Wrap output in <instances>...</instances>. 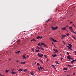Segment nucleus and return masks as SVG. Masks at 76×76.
Wrapping results in <instances>:
<instances>
[{
    "label": "nucleus",
    "instance_id": "f257e3e1",
    "mask_svg": "<svg viewBox=\"0 0 76 76\" xmlns=\"http://www.w3.org/2000/svg\"><path fill=\"white\" fill-rule=\"evenodd\" d=\"M38 56L39 57H43V56H44V55H43V54H42L41 53H38Z\"/></svg>",
    "mask_w": 76,
    "mask_h": 76
},
{
    "label": "nucleus",
    "instance_id": "c85d7f7f",
    "mask_svg": "<svg viewBox=\"0 0 76 76\" xmlns=\"http://www.w3.org/2000/svg\"><path fill=\"white\" fill-rule=\"evenodd\" d=\"M24 71L25 72H27V70L26 69H25L24 70Z\"/></svg>",
    "mask_w": 76,
    "mask_h": 76
},
{
    "label": "nucleus",
    "instance_id": "69168bd1",
    "mask_svg": "<svg viewBox=\"0 0 76 76\" xmlns=\"http://www.w3.org/2000/svg\"><path fill=\"white\" fill-rule=\"evenodd\" d=\"M66 37V35L64 36V37Z\"/></svg>",
    "mask_w": 76,
    "mask_h": 76
},
{
    "label": "nucleus",
    "instance_id": "dca6fc26",
    "mask_svg": "<svg viewBox=\"0 0 76 76\" xmlns=\"http://www.w3.org/2000/svg\"><path fill=\"white\" fill-rule=\"evenodd\" d=\"M56 56H57V55L55 54V55H52V56H53V57H55Z\"/></svg>",
    "mask_w": 76,
    "mask_h": 76
},
{
    "label": "nucleus",
    "instance_id": "393cba45",
    "mask_svg": "<svg viewBox=\"0 0 76 76\" xmlns=\"http://www.w3.org/2000/svg\"><path fill=\"white\" fill-rule=\"evenodd\" d=\"M40 48L42 50H44V48H42V47L41 46Z\"/></svg>",
    "mask_w": 76,
    "mask_h": 76
},
{
    "label": "nucleus",
    "instance_id": "e433bc0d",
    "mask_svg": "<svg viewBox=\"0 0 76 76\" xmlns=\"http://www.w3.org/2000/svg\"><path fill=\"white\" fill-rule=\"evenodd\" d=\"M44 57H45L46 58H47V56H46V55H44Z\"/></svg>",
    "mask_w": 76,
    "mask_h": 76
},
{
    "label": "nucleus",
    "instance_id": "58836bf2",
    "mask_svg": "<svg viewBox=\"0 0 76 76\" xmlns=\"http://www.w3.org/2000/svg\"><path fill=\"white\" fill-rule=\"evenodd\" d=\"M44 47H47V46L46 45H45H45H44Z\"/></svg>",
    "mask_w": 76,
    "mask_h": 76
},
{
    "label": "nucleus",
    "instance_id": "5fc2aeb1",
    "mask_svg": "<svg viewBox=\"0 0 76 76\" xmlns=\"http://www.w3.org/2000/svg\"><path fill=\"white\" fill-rule=\"evenodd\" d=\"M14 73H15V74H16L17 73H16V72H14Z\"/></svg>",
    "mask_w": 76,
    "mask_h": 76
},
{
    "label": "nucleus",
    "instance_id": "a211bd4d",
    "mask_svg": "<svg viewBox=\"0 0 76 76\" xmlns=\"http://www.w3.org/2000/svg\"><path fill=\"white\" fill-rule=\"evenodd\" d=\"M38 45H39V46H40V47H41V44H40V43H38Z\"/></svg>",
    "mask_w": 76,
    "mask_h": 76
},
{
    "label": "nucleus",
    "instance_id": "4d7b16f0",
    "mask_svg": "<svg viewBox=\"0 0 76 76\" xmlns=\"http://www.w3.org/2000/svg\"><path fill=\"white\" fill-rule=\"evenodd\" d=\"M18 53H20V51H18Z\"/></svg>",
    "mask_w": 76,
    "mask_h": 76
},
{
    "label": "nucleus",
    "instance_id": "1a4fd4ad",
    "mask_svg": "<svg viewBox=\"0 0 76 76\" xmlns=\"http://www.w3.org/2000/svg\"><path fill=\"white\" fill-rule=\"evenodd\" d=\"M61 29L62 30H66L67 29L66 27L63 28Z\"/></svg>",
    "mask_w": 76,
    "mask_h": 76
},
{
    "label": "nucleus",
    "instance_id": "9b49d317",
    "mask_svg": "<svg viewBox=\"0 0 76 76\" xmlns=\"http://www.w3.org/2000/svg\"><path fill=\"white\" fill-rule=\"evenodd\" d=\"M75 61L74 60L72 61H71V63L72 64H73L74 63L73 62H74Z\"/></svg>",
    "mask_w": 76,
    "mask_h": 76
},
{
    "label": "nucleus",
    "instance_id": "a18cd8bd",
    "mask_svg": "<svg viewBox=\"0 0 76 76\" xmlns=\"http://www.w3.org/2000/svg\"><path fill=\"white\" fill-rule=\"evenodd\" d=\"M70 23L71 24H72V23H73V22H70Z\"/></svg>",
    "mask_w": 76,
    "mask_h": 76
},
{
    "label": "nucleus",
    "instance_id": "412c9836",
    "mask_svg": "<svg viewBox=\"0 0 76 76\" xmlns=\"http://www.w3.org/2000/svg\"><path fill=\"white\" fill-rule=\"evenodd\" d=\"M35 51H36V52H38L39 51V50H36Z\"/></svg>",
    "mask_w": 76,
    "mask_h": 76
},
{
    "label": "nucleus",
    "instance_id": "864d4df0",
    "mask_svg": "<svg viewBox=\"0 0 76 76\" xmlns=\"http://www.w3.org/2000/svg\"><path fill=\"white\" fill-rule=\"evenodd\" d=\"M31 42L33 41V39H32V40H31Z\"/></svg>",
    "mask_w": 76,
    "mask_h": 76
},
{
    "label": "nucleus",
    "instance_id": "09e8293b",
    "mask_svg": "<svg viewBox=\"0 0 76 76\" xmlns=\"http://www.w3.org/2000/svg\"><path fill=\"white\" fill-rule=\"evenodd\" d=\"M17 63H18V62H19V61L17 60Z\"/></svg>",
    "mask_w": 76,
    "mask_h": 76
},
{
    "label": "nucleus",
    "instance_id": "de8ad7c7",
    "mask_svg": "<svg viewBox=\"0 0 76 76\" xmlns=\"http://www.w3.org/2000/svg\"><path fill=\"white\" fill-rule=\"evenodd\" d=\"M75 55H76V51H75Z\"/></svg>",
    "mask_w": 76,
    "mask_h": 76
},
{
    "label": "nucleus",
    "instance_id": "6e6552de",
    "mask_svg": "<svg viewBox=\"0 0 76 76\" xmlns=\"http://www.w3.org/2000/svg\"><path fill=\"white\" fill-rule=\"evenodd\" d=\"M51 28L53 31H54V30H55V27L52 26L51 27Z\"/></svg>",
    "mask_w": 76,
    "mask_h": 76
},
{
    "label": "nucleus",
    "instance_id": "20e7f679",
    "mask_svg": "<svg viewBox=\"0 0 76 76\" xmlns=\"http://www.w3.org/2000/svg\"><path fill=\"white\" fill-rule=\"evenodd\" d=\"M51 19H52V18L49 19L48 20H46V23H47V22H48V21H50V20Z\"/></svg>",
    "mask_w": 76,
    "mask_h": 76
},
{
    "label": "nucleus",
    "instance_id": "4c0bfd02",
    "mask_svg": "<svg viewBox=\"0 0 76 76\" xmlns=\"http://www.w3.org/2000/svg\"><path fill=\"white\" fill-rule=\"evenodd\" d=\"M66 35L67 36H69V33L66 34Z\"/></svg>",
    "mask_w": 76,
    "mask_h": 76
},
{
    "label": "nucleus",
    "instance_id": "f704fd0d",
    "mask_svg": "<svg viewBox=\"0 0 76 76\" xmlns=\"http://www.w3.org/2000/svg\"><path fill=\"white\" fill-rule=\"evenodd\" d=\"M67 47H68V49L70 50V47L69 46H67Z\"/></svg>",
    "mask_w": 76,
    "mask_h": 76
},
{
    "label": "nucleus",
    "instance_id": "b1692460",
    "mask_svg": "<svg viewBox=\"0 0 76 76\" xmlns=\"http://www.w3.org/2000/svg\"><path fill=\"white\" fill-rule=\"evenodd\" d=\"M52 67H53L54 69H55V65H52Z\"/></svg>",
    "mask_w": 76,
    "mask_h": 76
},
{
    "label": "nucleus",
    "instance_id": "37998d69",
    "mask_svg": "<svg viewBox=\"0 0 76 76\" xmlns=\"http://www.w3.org/2000/svg\"><path fill=\"white\" fill-rule=\"evenodd\" d=\"M40 61H41V63H43V62H42V60H40Z\"/></svg>",
    "mask_w": 76,
    "mask_h": 76
},
{
    "label": "nucleus",
    "instance_id": "39448f33",
    "mask_svg": "<svg viewBox=\"0 0 76 76\" xmlns=\"http://www.w3.org/2000/svg\"><path fill=\"white\" fill-rule=\"evenodd\" d=\"M53 51H54L55 52H56V53H57V52H58V50H57L56 49H53Z\"/></svg>",
    "mask_w": 76,
    "mask_h": 76
},
{
    "label": "nucleus",
    "instance_id": "a19ab883",
    "mask_svg": "<svg viewBox=\"0 0 76 76\" xmlns=\"http://www.w3.org/2000/svg\"><path fill=\"white\" fill-rule=\"evenodd\" d=\"M63 43H64V44H66V42H64V41H63Z\"/></svg>",
    "mask_w": 76,
    "mask_h": 76
},
{
    "label": "nucleus",
    "instance_id": "c03bdc74",
    "mask_svg": "<svg viewBox=\"0 0 76 76\" xmlns=\"http://www.w3.org/2000/svg\"><path fill=\"white\" fill-rule=\"evenodd\" d=\"M61 36L62 37H64V35H63V34L61 35Z\"/></svg>",
    "mask_w": 76,
    "mask_h": 76
},
{
    "label": "nucleus",
    "instance_id": "4468645a",
    "mask_svg": "<svg viewBox=\"0 0 76 76\" xmlns=\"http://www.w3.org/2000/svg\"><path fill=\"white\" fill-rule=\"evenodd\" d=\"M23 58H25V59L26 60V57H25V56L24 55H23Z\"/></svg>",
    "mask_w": 76,
    "mask_h": 76
},
{
    "label": "nucleus",
    "instance_id": "aec40b11",
    "mask_svg": "<svg viewBox=\"0 0 76 76\" xmlns=\"http://www.w3.org/2000/svg\"><path fill=\"white\" fill-rule=\"evenodd\" d=\"M57 29H58V27L57 26H56L55 28V30H57Z\"/></svg>",
    "mask_w": 76,
    "mask_h": 76
},
{
    "label": "nucleus",
    "instance_id": "423d86ee",
    "mask_svg": "<svg viewBox=\"0 0 76 76\" xmlns=\"http://www.w3.org/2000/svg\"><path fill=\"white\" fill-rule=\"evenodd\" d=\"M67 58L68 59H69V60H70V59H72L71 58H70V57L69 56H67Z\"/></svg>",
    "mask_w": 76,
    "mask_h": 76
},
{
    "label": "nucleus",
    "instance_id": "5701e85b",
    "mask_svg": "<svg viewBox=\"0 0 76 76\" xmlns=\"http://www.w3.org/2000/svg\"><path fill=\"white\" fill-rule=\"evenodd\" d=\"M39 38H40L39 36H38L37 37V39H39Z\"/></svg>",
    "mask_w": 76,
    "mask_h": 76
},
{
    "label": "nucleus",
    "instance_id": "f3484780",
    "mask_svg": "<svg viewBox=\"0 0 76 76\" xmlns=\"http://www.w3.org/2000/svg\"><path fill=\"white\" fill-rule=\"evenodd\" d=\"M39 68H40V69H42V70H44V68L42 67V66H40Z\"/></svg>",
    "mask_w": 76,
    "mask_h": 76
},
{
    "label": "nucleus",
    "instance_id": "774afa93",
    "mask_svg": "<svg viewBox=\"0 0 76 76\" xmlns=\"http://www.w3.org/2000/svg\"><path fill=\"white\" fill-rule=\"evenodd\" d=\"M76 39V38H75V39Z\"/></svg>",
    "mask_w": 76,
    "mask_h": 76
},
{
    "label": "nucleus",
    "instance_id": "c756f323",
    "mask_svg": "<svg viewBox=\"0 0 76 76\" xmlns=\"http://www.w3.org/2000/svg\"><path fill=\"white\" fill-rule=\"evenodd\" d=\"M11 73H12V75H14V74H15L14 72H11Z\"/></svg>",
    "mask_w": 76,
    "mask_h": 76
},
{
    "label": "nucleus",
    "instance_id": "7c9ffc66",
    "mask_svg": "<svg viewBox=\"0 0 76 76\" xmlns=\"http://www.w3.org/2000/svg\"><path fill=\"white\" fill-rule=\"evenodd\" d=\"M33 41H36V42L37 41L35 39H33Z\"/></svg>",
    "mask_w": 76,
    "mask_h": 76
},
{
    "label": "nucleus",
    "instance_id": "338daca9",
    "mask_svg": "<svg viewBox=\"0 0 76 76\" xmlns=\"http://www.w3.org/2000/svg\"><path fill=\"white\" fill-rule=\"evenodd\" d=\"M60 55L61 56H62V55H61V54H60Z\"/></svg>",
    "mask_w": 76,
    "mask_h": 76
},
{
    "label": "nucleus",
    "instance_id": "e2e57ef3",
    "mask_svg": "<svg viewBox=\"0 0 76 76\" xmlns=\"http://www.w3.org/2000/svg\"><path fill=\"white\" fill-rule=\"evenodd\" d=\"M69 27V26H68V25H67V26H66V27Z\"/></svg>",
    "mask_w": 76,
    "mask_h": 76
},
{
    "label": "nucleus",
    "instance_id": "f03ea898",
    "mask_svg": "<svg viewBox=\"0 0 76 76\" xmlns=\"http://www.w3.org/2000/svg\"><path fill=\"white\" fill-rule=\"evenodd\" d=\"M50 39H52L53 41L54 42H57V41L54 39H53V38H50Z\"/></svg>",
    "mask_w": 76,
    "mask_h": 76
},
{
    "label": "nucleus",
    "instance_id": "3c124183",
    "mask_svg": "<svg viewBox=\"0 0 76 76\" xmlns=\"http://www.w3.org/2000/svg\"><path fill=\"white\" fill-rule=\"evenodd\" d=\"M73 75H75V73H73Z\"/></svg>",
    "mask_w": 76,
    "mask_h": 76
},
{
    "label": "nucleus",
    "instance_id": "79ce46f5",
    "mask_svg": "<svg viewBox=\"0 0 76 76\" xmlns=\"http://www.w3.org/2000/svg\"><path fill=\"white\" fill-rule=\"evenodd\" d=\"M42 38V36L40 37V39H41V38Z\"/></svg>",
    "mask_w": 76,
    "mask_h": 76
},
{
    "label": "nucleus",
    "instance_id": "a878e982",
    "mask_svg": "<svg viewBox=\"0 0 76 76\" xmlns=\"http://www.w3.org/2000/svg\"><path fill=\"white\" fill-rule=\"evenodd\" d=\"M37 69H38V70H39V71H40L41 70V69H40V68H39V67H38L37 68Z\"/></svg>",
    "mask_w": 76,
    "mask_h": 76
},
{
    "label": "nucleus",
    "instance_id": "9d476101",
    "mask_svg": "<svg viewBox=\"0 0 76 76\" xmlns=\"http://www.w3.org/2000/svg\"><path fill=\"white\" fill-rule=\"evenodd\" d=\"M68 45L69 46L70 48H72V45L70 44H68Z\"/></svg>",
    "mask_w": 76,
    "mask_h": 76
},
{
    "label": "nucleus",
    "instance_id": "8fccbe9b",
    "mask_svg": "<svg viewBox=\"0 0 76 76\" xmlns=\"http://www.w3.org/2000/svg\"><path fill=\"white\" fill-rule=\"evenodd\" d=\"M15 53H16V54H19V53L18 52H16Z\"/></svg>",
    "mask_w": 76,
    "mask_h": 76
},
{
    "label": "nucleus",
    "instance_id": "680f3d73",
    "mask_svg": "<svg viewBox=\"0 0 76 76\" xmlns=\"http://www.w3.org/2000/svg\"><path fill=\"white\" fill-rule=\"evenodd\" d=\"M52 44H54V43H53V42H52Z\"/></svg>",
    "mask_w": 76,
    "mask_h": 76
},
{
    "label": "nucleus",
    "instance_id": "2eb2a0df",
    "mask_svg": "<svg viewBox=\"0 0 76 76\" xmlns=\"http://www.w3.org/2000/svg\"><path fill=\"white\" fill-rule=\"evenodd\" d=\"M67 66V67H72V66L70 65H68Z\"/></svg>",
    "mask_w": 76,
    "mask_h": 76
},
{
    "label": "nucleus",
    "instance_id": "2f4dec72",
    "mask_svg": "<svg viewBox=\"0 0 76 76\" xmlns=\"http://www.w3.org/2000/svg\"><path fill=\"white\" fill-rule=\"evenodd\" d=\"M41 44H42V45H45V44H44L43 43H41Z\"/></svg>",
    "mask_w": 76,
    "mask_h": 76
},
{
    "label": "nucleus",
    "instance_id": "6e6d98bb",
    "mask_svg": "<svg viewBox=\"0 0 76 76\" xmlns=\"http://www.w3.org/2000/svg\"><path fill=\"white\" fill-rule=\"evenodd\" d=\"M11 60H12V58H10V59H9V61H10Z\"/></svg>",
    "mask_w": 76,
    "mask_h": 76
},
{
    "label": "nucleus",
    "instance_id": "473e14b6",
    "mask_svg": "<svg viewBox=\"0 0 76 76\" xmlns=\"http://www.w3.org/2000/svg\"><path fill=\"white\" fill-rule=\"evenodd\" d=\"M66 54H67L68 56H70L68 52H67Z\"/></svg>",
    "mask_w": 76,
    "mask_h": 76
},
{
    "label": "nucleus",
    "instance_id": "72a5a7b5",
    "mask_svg": "<svg viewBox=\"0 0 76 76\" xmlns=\"http://www.w3.org/2000/svg\"><path fill=\"white\" fill-rule=\"evenodd\" d=\"M6 73H7L9 72V71L7 70H6V71H5Z\"/></svg>",
    "mask_w": 76,
    "mask_h": 76
},
{
    "label": "nucleus",
    "instance_id": "49530a36",
    "mask_svg": "<svg viewBox=\"0 0 76 76\" xmlns=\"http://www.w3.org/2000/svg\"><path fill=\"white\" fill-rule=\"evenodd\" d=\"M47 61H49V60H48V59H47Z\"/></svg>",
    "mask_w": 76,
    "mask_h": 76
},
{
    "label": "nucleus",
    "instance_id": "052dcab7",
    "mask_svg": "<svg viewBox=\"0 0 76 76\" xmlns=\"http://www.w3.org/2000/svg\"><path fill=\"white\" fill-rule=\"evenodd\" d=\"M72 58L71 60H73V59H74V58Z\"/></svg>",
    "mask_w": 76,
    "mask_h": 76
},
{
    "label": "nucleus",
    "instance_id": "0e129e2a",
    "mask_svg": "<svg viewBox=\"0 0 76 76\" xmlns=\"http://www.w3.org/2000/svg\"><path fill=\"white\" fill-rule=\"evenodd\" d=\"M12 72H13V70H12Z\"/></svg>",
    "mask_w": 76,
    "mask_h": 76
},
{
    "label": "nucleus",
    "instance_id": "13d9d810",
    "mask_svg": "<svg viewBox=\"0 0 76 76\" xmlns=\"http://www.w3.org/2000/svg\"><path fill=\"white\" fill-rule=\"evenodd\" d=\"M70 50L71 51H72V49L71 48L70 49Z\"/></svg>",
    "mask_w": 76,
    "mask_h": 76
},
{
    "label": "nucleus",
    "instance_id": "ea45409f",
    "mask_svg": "<svg viewBox=\"0 0 76 76\" xmlns=\"http://www.w3.org/2000/svg\"><path fill=\"white\" fill-rule=\"evenodd\" d=\"M63 58H61V61H62V60H63Z\"/></svg>",
    "mask_w": 76,
    "mask_h": 76
},
{
    "label": "nucleus",
    "instance_id": "6ab92c4d",
    "mask_svg": "<svg viewBox=\"0 0 76 76\" xmlns=\"http://www.w3.org/2000/svg\"><path fill=\"white\" fill-rule=\"evenodd\" d=\"M63 70H67V68H64L63 69Z\"/></svg>",
    "mask_w": 76,
    "mask_h": 76
},
{
    "label": "nucleus",
    "instance_id": "bf43d9fd",
    "mask_svg": "<svg viewBox=\"0 0 76 76\" xmlns=\"http://www.w3.org/2000/svg\"><path fill=\"white\" fill-rule=\"evenodd\" d=\"M72 25L74 26H75V25H74V24H73Z\"/></svg>",
    "mask_w": 76,
    "mask_h": 76
},
{
    "label": "nucleus",
    "instance_id": "7ed1b4c3",
    "mask_svg": "<svg viewBox=\"0 0 76 76\" xmlns=\"http://www.w3.org/2000/svg\"><path fill=\"white\" fill-rule=\"evenodd\" d=\"M69 29H70L71 32H72V31H73V29H72V27H69Z\"/></svg>",
    "mask_w": 76,
    "mask_h": 76
},
{
    "label": "nucleus",
    "instance_id": "603ef678",
    "mask_svg": "<svg viewBox=\"0 0 76 76\" xmlns=\"http://www.w3.org/2000/svg\"><path fill=\"white\" fill-rule=\"evenodd\" d=\"M75 61H76V59H75L74 60Z\"/></svg>",
    "mask_w": 76,
    "mask_h": 76
},
{
    "label": "nucleus",
    "instance_id": "ddd939ff",
    "mask_svg": "<svg viewBox=\"0 0 76 76\" xmlns=\"http://www.w3.org/2000/svg\"><path fill=\"white\" fill-rule=\"evenodd\" d=\"M26 63V62H22L21 63V64H25Z\"/></svg>",
    "mask_w": 76,
    "mask_h": 76
},
{
    "label": "nucleus",
    "instance_id": "f8f14e48",
    "mask_svg": "<svg viewBox=\"0 0 76 76\" xmlns=\"http://www.w3.org/2000/svg\"><path fill=\"white\" fill-rule=\"evenodd\" d=\"M55 63H56V64H59V63H58V62L57 61H55Z\"/></svg>",
    "mask_w": 76,
    "mask_h": 76
},
{
    "label": "nucleus",
    "instance_id": "cd10ccee",
    "mask_svg": "<svg viewBox=\"0 0 76 76\" xmlns=\"http://www.w3.org/2000/svg\"><path fill=\"white\" fill-rule=\"evenodd\" d=\"M37 49H40V48H39V47L38 46H37Z\"/></svg>",
    "mask_w": 76,
    "mask_h": 76
},
{
    "label": "nucleus",
    "instance_id": "4be33fe9",
    "mask_svg": "<svg viewBox=\"0 0 76 76\" xmlns=\"http://www.w3.org/2000/svg\"><path fill=\"white\" fill-rule=\"evenodd\" d=\"M37 66H40V65L39 63H37Z\"/></svg>",
    "mask_w": 76,
    "mask_h": 76
},
{
    "label": "nucleus",
    "instance_id": "c9c22d12",
    "mask_svg": "<svg viewBox=\"0 0 76 76\" xmlns=\"http://www.w3.org/2000/svg\"><path fill=\"white\" fill-rule=\"evenodd\" d=\"M31 50H32V51L33 52H34V50L33 48H32V49H31Z\"/></svg>",
    "mask_w": 76,
    "mask_h": 76
},
{
    "label": "nucleus",
    "instance_id": "0eeeda50",
    "mask_svg": "<svg viewBox=\"0 0 76 76\" xmlns=\"http://www.w3.org/2000/svg\"><path fill=\"white\" fill-rule=\"evenodd\" d=\"M18 70L19 72H20L21 71H23V69H19Z\"/></svg>",
    "mask_w": 76,
    "mask_h": 76
},
{
    "label": "nucleus",
    "instance_id": "bb28decb",
    "mask_svg": "<svg viewBox=\"0 0 76 76\" xmlns=\"http://www.w3.org/2000/svg\"><path fill=\"white\" fill-rule=\"evenodd\" d=\"M31 75H32V76H33L34 75V74H34V73H33V72H32L31 73Z\"/></svg>",
    "mask_w": 76,
    "mask_h": 76
}]
</instances>
